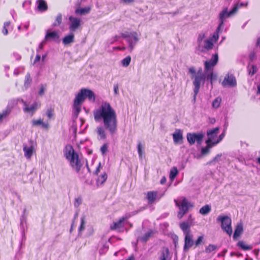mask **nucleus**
Returning a JSON list of instances; mask_svg holds the SVG:
<instances>
[{"label": "nucleus", "mask_w": 260, "mask_h": 260, "mask_svg": "<svg viewBox=\"0 0 260 260\" xmlns=\"http://www.w3.org/2000/svg\"><path fill=\"white\" fill-rule=\"evenodd\" d=\"M94 118L95 121L103 120L105 128L112 134L117 131V120L115 110L111 105L107 102H102L99 108L93 112Z\"/></svg>", "instance_id": "f257e3e1"}, {"label": "nucleus", "mask_w": 260, "mask_h": 260, "mask_svg": "<svg viewBox=\"0 0 260 260\" xmlns=\"http://www.w3.org/2000/svg\"><path fill=\"white\" fill-rule=\"evenodd\" d=\"M86 98H87L89 101L92 102H94L95 101V94L92 90L82 88L74 100L73 108L77 114L80 112L81 105Z\"/></svg>", "instance_id": "f03ea898"}, {"label": "nucleus", "mask_w": 260, "mask_h": 260, "mask_svg": "<svg viewBox=\"0 0 260 260\" xmlns=\"http://www.w3.org/2000/svg\"><path fill=\"white\" fill-rule=\"evenodd\" d=\"M217 221L221 222L222 229L229 236H231L233 232L231 226L232 220L231 218L228 216L220 215L217 217Z\"/></svg>", "instance_id": "7ed1b4c3"}, {"label": "nucleus", "mask_w": 260, "mask_h": 260, "mask_svg": "<svg viewBox=\"0 0 260 260\" xmlns=\"http://www.w3.org/2000/svg\"><path fill=\"white\" fill-rule=\"evenodd\" d=\"M176 206L179 208V211L178 213V217L179 218H181L182 217L188 212L189 208L192 207L193 206L188 202L187 200L184 198L180 203L178 202L176 200H174Z\"/></svg>", "instance_id": "20e7f679"}, {"label": "nucleus", "mask_w": 260, "mask_h": 260, "mask_svg": "<svg viewBox=\"0 0 260 260\" xmlns=\"http://www.w3.org/2000/svg\"><path fill=\"white\" fill-rule=\"evenodd\" d=\"M205 79V77L204 75H196L194 76V81H193V84L194 86V88L193 89V91H194L193 100L194 102L196 99V96L199 92L201 82L202 81H204Z\"/></svg>", "instance_id": "39448f33"}, {"label": "nucleus", "mask_w": 260, "mask_h": 260, "mask_svg": "<svg viewBox=\"0 0 260 260\" xmlns=\"http://www.w3.org/2000/svg\"><path fill=\"white\" fill-rule=\"evenodd\" d=\"M69 28L71 32H75L78 29L81 28V20L77 17L70 16Z\"/></svg>", "instance_id": "423d86ee"}, {"label": "nucleus", "mask_w": 260, "mask_h": 260, "mask_svg": "<svg viewBox=\"0 0 260 260\" xmlns=\"http://www.w3.org/2000/svg\"><path fill=\"white\" fill-rule=\"evenodd\" d=\"M186 137L189 144L192 145L196 142L200 144L204 138V135L202 133H188Z\"/></svg>", "instance_id": "0eeeda50"}, {"label": "nucleus", "mask_w": 260, "mask_h": 260, "mask_svg": "<svg viewBox=\"0 0 260 260\" xmlns=\"http://www.w3.org/2000/svg\"><path fill=\"white\" fill-rule=\"evenodd\" d=\"M184 236L183 251L187 252L191 247L194 245V241L193 240V235L191 233H187Z\"/></svg>", "instance_id": "6e6552de"}, {"label": "nucleus", "mask_w": 260, "mask_h": 260, "mask_svg": "<svg viewBox=\"0 0 260 260\" xmlns=\"http://www.w3.org/2000/svg\"><path fill=\"white\" fill-rule=\"evenodd\" d=\"M218 60V56L217 54H214L212 55L211 59L209 61L205 62V72L213 71V68L216 66Z\"/></svg>", "instance_id": "1a4fd4ad"}, {"label": "nucleus", "mask_w": 260, "mask_h": 260, "mask_svg": "<svg viewBox=\"0 0 260 260\" xmlns=\"http://www.w3.org/2000/svg\"><path fill=\"white\" fill-rule=\"evenodd\" d=\"M129 217L127 216L120 217L117 221L114 222L113 224H111L110 226V230L111 231H120V230L124 226V221L127 219Z\"/></svg>", "instance_id": "9d476101"}, {"label": "nucleus", "mask_w": 260, "mask_h": 260, "mask_svg": "<svg viewBox=\"0 0 260 260\" xmlns=\"http://www.w3.org/2000/svg\"><path fill=\"white\" fill-rule=\"evenodd\" d=\"M70 165L73 170H75L76 172L79 173L83 165L81 160L79 159V155H77L72 159H70Z\"/></svg>", "instance_id": "9b49d317"}, {"label": "nucleus", "mask_w": 260, "mask_h": 260, "mask_svg": "<svg viewBox=\"0 0 260 260\" xmlns=\"http://www.w3.org/2000/svg\"><path fill=\"white\" fill-rule=\"evenodd\" d=\"M162 197V194L158 196V192L156 190L149 191L146 194V198L148 200V203L150 204L154 203L157 200L159 201Z\"/></svg>", "instance_id": "f8f14e48"}, {"label": "nucleus", "mask_w": 260, "mask_h": 260, "mask_svg": "<svg viewBox=\"0 0 260 260\" xmlns=\"http://www.w3.org/2000/svg\"><path fill=\"white\" fill-rule=\"evenodd\" d=\"M29 147H27L26 144H23V150L24 152V155L27 158H30L33 153L35 151V145L32 140L29 141Z\"/></svg>", "instance_id": "ddd939ff"}, {"label": "nucleus", "mask_w": 260, "mask_h": 260, "mask_svg": "<svg viewBox=\"0 0 260 260\" xmlns=\"http://www.w3.org/2000/svg\"><path fill=\"white\" fill-rule=\"evenodd\" d=\"M223 86H229L231 87L235 86L237 85V81L235 77L232 74H228L225 77L222 82Z\"/></svg>", "instance_id": "4468645a"}, {"label": "nucleus", "mask_w": 260, "mask_h": 260, "mask_svg": "<svg viewBox=\"0 0 260 260\" xmlns=\"http://www.w3.org/2000/svg\"><path fill=\"white\" fill-rule=\"evenodd\" d=\"M170 251L168 247H163L158 253V260H171Z\"/></svg>", "instance_id": "2eb2a0df"}, {"label": "nucleus", "mask_w": 260, "mask_h": 260, "mask_svg": "<svg viewBox=\"0 0 260 260\" xmlns=\"http://www.w3.org/2000/svg\"><path fill=\"white\" fill-rule=\"evenodd\" d=\"M130 36L133 37L135 41V43H134L131 39H128L127 40L129 47L131 48V51H132L135 47V44L139 41V37L137 32L136 31L133 32L128 35H122V37L124 38H126L129 37Z\"/></svg>", "instance_id": "dca6fc26"}, {"label": "nucleus", "mask_w": 260, "mask_h": 260, "mask_svg": "<svg viewBox=\"0 0 260 260\" xmlns=\"http://www.w3.org/2000/svg\"><path fill=\"white\" fill-rule=\"evenodd\" d=\"M24 105L25 107L23 109V111L25 113H29L32 116L40 107V105L37 102H34L30 106L28 107L25 102Z\"/></svg>", "instance_id": "f3484780"}, {"label": "nucleus", "mask_w": 260, "mask_h": 260, "mask_svg": "<svg viewBox=\"0 0 260 260\" xmlns=\"http://www.w3.org/2000/svg\"><path fill=\"white\" fill-rule=\"evenodd\" d=\"M173 138L175 144H181L183 143V137L180 129H176L175 133L173 134Z\"/></svg>", "instance_id": "a211bd4d"}, {"label": "nucleus", "mask_w": 260, "mask_h": 260, "mask_svg": "<svg viewBox=\"0 0 260 260\" xmlns=\"http://www.w3.org/2000/svg\"><path fill=\"white\" fill-rule=\"evenodd\" d=\"M228 8H225L219 14V19L220 20V24H219L217 29H220V27L223 25L224 19L231 15H229V12H228Z\"/></svg>", "instance_id": "6ab92c4d"}, {"label": "nucleus", "mask_w": 260, "mask_h": 260, "mask_svg": "<svg viewBox=\"0 0 260 260\" xmlns=\"http://www.w3.org/2000/svg\"><path fill=\"white\" fill-rule=\"evenodd\" d=\"M59 38V35L57 31H47L45 37L46 41H57Z\"/></svg>", "instance_id": "aec40b11"}, {"label": "nucleus", "mask_w": 260, "mask_h": 260, "mask_svg": "<svg viewBox=\"0 0 260 260\" xmlns=\"http://www.w3.org/2000/svg\"><path fill=\"white\" fill-rule=\"evenodd\" d=\"M243 231V225L241 223L237 224L233 235V239L237 240L240 236Z\"/></svg>", "instance_id": "412c9836"}, {"label": "nucleus", "mask_w": 260, "mask_h": 260, "mask_svg": "<svg viewBox=\"0 0 260 260\" xmlns=\"http://www.w3.org/2000/svg\"><path fill=\"white\" fill-rule=\"evenodd\" d=\"M96 133L99 136V140H105L107 136L105 129L102 126H98L96 129Z\"/></svg>", "instance_id": "4be33fe9"}, {"label": "nucleus", "mask_w": 260, "mask_h": 260, "mask_svg": "<svg viewBox=\"0 0 260 260\" xmlns=\"http://www.w3.org/2000/svg\"><path fill=\"white\" fill-rule=\"evenodd\" d=\"M32 125L33 126H42V127L47 129L49 127L48 123H44L42 119H34L32 120Z\"/></svg>", "instance_id": "5701e85b"}, {"label": "nucleus", "mask_w": 260, "mask_h": 260, "mask_svg": "<svg viewBox=\"0 0 260 260\" xmlns=\"http://www.w3.org/2000/svg\"><path fill=\"white\" fill-rule=\"evenodd\" d=\"M38 5L37 8L39 11L44 12L47 10L48 6L47 3L44 0H38Z\"/></svg>", "instance_id": "b1692460"}, {"label": "nucleus", "mask_w": 260, "mask_h": 260, "mask_svg": "<svg viewBox=\"0 0 260 260\" xmlns=\"http://www.w3.org/2000/svg\"><path fill=\"white\" fill-rule=\"evenodd\" d=\"M219 132V128L215 127L212 129L208 131L207 133V135L208 137V139H211V140H213L217 136V134Z\"/></svg>", "instance_id": "393cba45"}, {"label": "nucleus", "mask_w": 260, "mask_h": 260, "mask_svg": "<svg viewBox=\"0 0 260 260\" xmlns=\"http://www.w3.org/2000/svg\"><path fill=\"white\" fill-rule=\"evenodd\" d=\"M74 35L71 33L69 35L66 36L62 39V43L64 45H68L74 41Z\"/></svg>", "instance_id": "a878e982"}, {"label": "nucleus", "mask_w": 260, "mask_h": 260, "mask_svg": "<svg viewBox=\"0 0 260 260\" xmlns=\"http://www.w3.org/2000/svg\"><path fill=\"white\" fill-rule=\"evenodd\" d=\"M77 155H78V154L75 152L74 149L72 146L71 147V149L69 151H67L64 154L66 158L69 161L70 159H72L73 157H74Z\"/></svg>", "instance_id": "bb28decb"}, {"label": "nucleus", "mask_w": 260, "mask_h": 260, "mask_svg": "<svg viewBox=\"0 0 260 260\" xmlns=\"http://www.w3.org/2000/svg\"><path fill=\"white\" fill-rule=\"evenodd\" d=\"M91 8L89 7H85L83 8H79L75 10V13L76 14H79L81 15L88 14L90 11Z\"/></svg>", "instance_id": "cd10ccee"}, {"label": "nucleus", "mask_w": 260, "mask_h": 260, "mask_svg": "<svg viewBox=\"0 0 260 260\" xmlns=\"http://www.w3.org/2000/svg\"><path fill=\"white\" fill-rule=\"evenodd\" d=\"M180 228L183 232L184 235H186V233H191V231L188 224L186 222H182L180 224Z\"/></svg>", "instance_id": "c85d7f7f"}, {"label": "nucleus", "mask_w": 260, "mask_h": 260, "mask_svg": "<svg viewBox=\"0 0 260 260\" xmlns=\"http://www.w3.org/2000/svg\"><path fill=\"white\" fill-rule=\"evenodd\" d=\"M218 249L217 246L214 244H209L205 249L206 253H210L212 252L216 251Z\"/></svg>", "instance_id": "c756f323"}, {"label": "nucleus", "mask_w": 260, "mask_h": 260, "mask_svg": "<svg viewBox=\"0 0 260 260\" xmlns=\"http://www.w3.org/2000/svg\"><path fill=\"white\" fill-rule=\"evenodd\" d=\"M211 210V208L209 205H206L203 206L200 209V213L202 215H207L208 214Z\"/></svg>", "instance_id": "7c9ffc66"}, {"label": "nucleus", "mask_w": 260, "mask_h": 260, "mask_svg": "<svg viewBox=\"0 0 260 260\" xmlns=\"http://www.w3.org/2000/svg\"><path fill=\"white\" fill-rule=\"evenodd\" d=\"M178 174V171L177 170V168L175 167H173L170 173L169 177L170 180L173 181L175 179V177Z\"/></svg>", "instance_id": "2f4dec72"}, {"label": "nucleus", "mask_w": 260, "mask_h": 260, "mask_svg": "<svg viewBox=\"0 0 260 260\" xmlns=\"http://www.w3.org/2000/svg\"><path fill=\"white\" fill-rule=\"evenodd\" d=\"M209 73H206V79L207 80L209 81L210 83L212 84L213 81L214 80L216 79V75L214 74L213 71H208Z\"/></svg>", "instance_id": "473e14b6"}, {"label": "nucleus", "mask_w": 260, "mask_h": 260, "mask_svg": "<svg viewBox=\"0 0 260 260\" xmlns=\"http://www.w3.org/2000/svg\"><path fill=\"white\" fill-rule=\"evenodd\" d=\"M62 16L61 14H58L55 18V21L53 23L52 26L54 27L59 26L62 23Z\"/></svg>", "instance_id": "72a5a7b5"}, {"label": "nucleus", "mask_w": 260, "mask_h": 260, "mask_svg": "<svg viewBox=\"0 0 260 260\" xmlns=\"http://www.w3.org/2000/svg\"><path fill=\"white\" fill-rule=\"evenodd\" d=\"M214 45L212 41L210 39H207L204 42V48L207 50H211L213 48Z\"/></svg>", "instance_id": "f704fd0d"}, {"label": "nucleus", "mask_w": 260, "mask_h": 260, "mask_svg": "<svg viewBox=\"0 0 260 260\" xmlns=\"http://www.w3.org/2000/svg\"><path fill=\"white\" fill-rule=\"evenodd\" d=\"M154 233L152 230H150L142 237V240L144 242H146L148 239L153 236Z\"/></svg>", "instance_id": "c9c22d12"}, {"label": "nucleus", "mask_w": 260, "mask_h": 260, "mask_svg": "<svg viewBox=\"0 0 260 260\" xmlns=\"http://www.w3.org/2000/svg\"><path fill=\"white\" fill-rule=\"evenodd\" d=\"M107 173L106 172L103 173L98 177L97 180L98 183H100L101 184H103L107 180Z\"/></svg>", "instance_id": "e433bc0d"}, {"label": "nucleus", "mask_w": 260, "mask_h": 260, "mask_svg": "<svg viewBox=\"0 0 260 260\" xmlns=\"http://www.w3.org/2000/svg\"><path fill=\"white\" fill-rule=\"evenodd\" d=\"M138 153L139 158L142 159L144 156L143 146L141 142H139L137 146Z\"/></svg>", "instance_id": "4c0bfd02"}, {"label": "nucleus", "mask_w": 260, "mask_h": 260, "mask_svg": "<svg viewBox=\"0 0 260 260\" xmlns=\"http://www.w3.org/2000/svg\"><path fill=\"white\" fill-rule=\"evenodd\" d=\"M10 109H6L0 113V123L2 122L3 118L7 117L10 114Z\"/></svg>", "instance_id": "58836bf2"}, {"label": "nucleus", "mask_w": 260, "mask_h": 260, "mask_svg": "<svg viewBox=\"0 0 260 260\" xmlns=\"http://www.w3.org/2000/svg\"><path fill=\"white\" fill-rule=\"evenodd\" d=\"M238 245L244 250H248L252 249V246L251 245H247L243 241H239Z\"/></svg>", "instance_id": "ea45409f"}, {"label": "nucleus", "mask_w": 260, "mask_h": 260, "mask_svg": "<svg viewBox=\"0 0 260 260\" xmlns=\"http://www.w3.org/2000/svg\"><path fill=\"white\" fill-rule=\"evenodd\" d=\"M249 74L251 76H253L257 72L256 67L254 65H248L247 67Z\"/></svg>", "instance_id": "a19ab883"}, {"label": "nucleus", "mask_w": 260, "mask_h": 260, "mask_svg": "<svg viewBox=\"0 0 260 260\" xmlns=\"http://www.w3.org/2000/svg\"><path fill=\"white\" fill-rule=\"evenodd\" d=\"M221 98L220 97L216 98L212 102V107L214 108H218L220 105Z\"/></svg>", "instance_id": "79ce46f5"}, {"label": "nucleus", "mask_w": 260, "mask_h": 260, "mask_svg": "<svg viewBox=\"0 0 260 260\" xmlns=\"http://www.w3.org/2000/svg\"><path fill=\"white\" fill-rule=\"evenodd\" d=\"M108 150V144L104 143L100 148V151L102 155L105 156Z\"/></svg>", "instance_id": "37998d69"}, {"label": "nucleus", "mask_w": 260, "mask_h": 260, "mask_svg": "<svg viewBox=\"0 0 260 260\" xmlns=\"http://www.w3.org/2000/svg\"><path fill=\"white\" fill-rule=\"evenodd\" d=\"M131 61V57L127 56L121 61L123 67H126L129 65Z\"/></svg>", "instance_id": "c03bdc74"}, {"label": "nucleus", "mask_w": 260, "mask_h": 260, "mask_svg": "<svg viewBox=\"0 0 260 260\" xmlns=\"http://www.w3.org/2000/svg\"><path fill=\"white\" fill-rule=\"evenodd\" d=\"M32 81V79L29 73H27L25 77V81H24V85L26 87H28L30 85L31 82Z\"/></svg>", "instance_id": "a18cd8bd"}, {"label": "nucleus", "mask_w": 260, "mask_h": 260, "mask_svg": "<svg viewBox=\"0 0 260 260\" xmlns=\"http://www.w3.org/2000/svg\"><path fill=\"white\" fill-rule=\"evenodd\" d=\"M10 22L9 21L5 22L4 23L3 28L2 30V32L4 35H7L8 34V27L10 26Z\"/></svg>", "instance_id": "49530a36"}, {"label": "nucleus", "mask_w": 260, "mask_h": 260, "mask_svg": "<svg viewBox=\"0 0 260 260\" xmlns=\"http://www.w3.org/2000/svg\"><path fill=\"white\" fill-rule=\"evenodd\" d=\"M204 239L203 236H199L196 241H194V247L199 246L203 242Z\"/></svg>", "instance_id": "de8ad7c7"}, {"label": "nucleus", "mask_w": 260, "mask_h": 260, "mask_svg": "<svg viewBox=\"0 0 260 260\" xmlns=\"http://www.w3.org/2000/svg\"><path fill=\"white\" fill-rule=\"evenodd\" d=\"M85 217H82L81 218V224L79 228V232H81L82 231H84L85 229Z\"/></svg>", "instance_id": "09e8293b"}, {"label": "nucleus", "mask_w": 260, "mask_h": 260, "mask_svg": "<svg viewBox=\"0 0 260 260\" xmlns=\"http://www.w3.org/2000/svg\"><path fill=\"white\" fill-rule=\"evenodd\" d=\"M212 140H211V139H208L206 141V143L207 144V146L210 149L211 148H212L213 146H214V145H216L217 143H216V142H212Z\"/></svg>", "instance_id": "8fccbe9b"}, {"label": "nucleus", "mask_w": 260, "mask_h": 260, "mask_svg": "<svg viewBox=\"0 0 260 260\" xmlns=\"http://www.w3.org/2000/svg\"><path fill=\"white\" fill-rule=\"evenodd\" d=\"M239 9L238 4L235 5L233 9L229 12V15H233L237 13Z\"/></svg>", "instance_id": "3c124183"}, {"label": "nucleus", "mask_w": 260, "mask_h": 260, "mask_svg": "<svg viewBox=\"0 0 260 260\" xmlns=\"http://www.w3.org/2000/svg\"><path fill=\"white\" fill-rule=\"evenodd\" d=\"M220 29H216V31L214 32L212 36V40L214 41L215 42H216L219 39V35L218 32Z\"/></svg>", "instance_id": "603ef678"}, {"label": "nucleus", "mask_w": 260, "mask_h": 260, "mask_svg": "<svg viewBox=\"0 0 260 260\" xmlns=\"http://www.w3.org/2000/svg\"><path fill=\"white\" fill-rule=\"evenodd\" d=\"M47 115L49 119H51V118H52V117L54 115V110L51 108L48 109V110L47 111Z\"/></svg>", "instance_id": "864d4df0"}, {"label": "nucleus", "mask_w": 260, "mask_h": 260, "mask_svg": "<svg viewBox=\"0 0 260 260\" xmlns=\"http://www.w3.org/2000/svg\"><path fill=\"white\" fill-rule=\"evenodd\" d=\"M210 152V149L206 146L201 149V153L202 155H206Z\"/></svg>", "instance_id": "5fc2aeb1"}, {"label": "nucleus", "mask_w": 260, "mask_h": 260, "mask_svg": "<svg viewBox=\"0 0 260 260\" xmlns=\"http://www.w3.org/2000/svg\"><path fill=\"white\" fill-rule=\"evenodd\" d=\"M46 86V85H41L40 89L39 92V94L40 95H43L44 94Z\"/></svg>", "instance_id": "6e6d98bb"}, {"label": "nucleus", "mask_w": 260, "mask_h": 260, "mask_svg": "<svg viewBox=\"0 0 260 260\" xmlns=\"http://www.w3.org/2000/svg\"><path fill=\"white\" fill-rule=\"evenodd\" d=\"M189 72L194 76L196 75V69L194 67L190 68L189 69Z\"/></svg>", "instance_id": "4d7b16f0"}, {"label": "nucleus", "mask_w": 260, "mask_h": 260, "mask_svg": "<svg viewBox=\"0 0 260 260\" xmlns=\"http://www.w3.org/2000/svg\"><path fill=\"white\" fill-rule=\"evenodd\" d=\"M204 37H205L204 34H200L199 35V37H198V42L201 43L202 41V40H203V39H204Z\"/></svg>", "instance_id": "13d9d810"}, {"label": "nucleus", "mask_w": 260, "mask_h": 260, "mask_svg": "<svg viewBox=\"0 0 260 260\" xmlns=\"http://www.w3.org/2000/svg\"><path fill=\"white\" fill-rule=\"evenodd\" d=\"M114 92L116 95L118 93V85L117 84H115L114 86Z\"/></svg>", "instance_id": "bf43d9fd"}, {"label": "nucleus", "mask_w": 260, "mask_h": 260, "mask_svg": "<svg viewBox=\"0 0 260 260\" xmlns=\"http://www.w3.org/2000/svg\"><path fill=\"white\" fill-rule=\"evenodd\" d=\"M101 167V163H99L98 167L96 169V170L95 171V172L94 173V174L98 175L99 174V173L100 171Z\"/></svg>", "instance_id": "052dcab7"}, {"label": "nucleus", "mask_w": 260, "mask_h": 260, "mask_svg": "<svg viewBox=\"0 0 260 260\" xmlns=\"http://www.w3.org/2000/svg\"><path fill=\"white\" fill-rule=\"evenodd\" d=\"M255 58V54L254 52H251L250 53L249 55V58L250 60L253 61Z\"/></svg>", "instance_id": "680f3d73"}, {"label": "nucleus", "mask_w": 260, "mask_h": 260, "mask_svg": "<svg viewBox=\"0 0 260 260\" xmlns=\"http://www.w3.org/2000/svg\"><path fill=\"white\" fill-rule=\"evenodd\" d=\"M224 135L223 134H221L219 135V138L217 141H216V143H219L224 138Z\"/></svg>", "instance_id": "e2e57ef3"}, {"label": "nucleus", "mask_w": 260, "mask_h": 260, "mask_svg": "<svg viewBox=\"0 0 260 260\" xmlns=\"http://www.w3.org/2000/svg\"><path fill=\"white\" fill-rule=\"evenodd\" d=\"M221 154H217L212 160V161H218L220 159Z\"/></svg>", "instance_id": "0e129e2a"}, {"label": "nucleus", "mask_w": 260, "mask_h": 260, "mask_svg": "<svg viewBox=\"0 0 260 260\" xmlns=\"http://www.w3.org/2000/svg\"><path fill=\"white\" fill-rule=\"evenodd\" d=\"M167 181V179L165 176H163L160 179V183L161 184H164Z\"/></svg>", "instance_id": "69168bd1"}, {"label": "nucleus", "mask_w": 260, "mask_h": 260, "mask_svg": "<svg viewBox=\"0 0 260 260\" xmlns=\"http://www.w3.org/2000/svg\"><path fill=\"white\" fill-rule=\"evenodd\" d=\"M40 59H41V56L39 54H37L35 57V61H34V63H35L36 62L39 61L40 60Z\"/></svg>", "instance_id": "338daca9"}, {"label": "nucleus", "mask_w": 260, "mask_h": 260, "mask_svg": "<svg viewBox=\"0 0 260 260\" xmlns=\"http://www.w3.org/2000/svg\"><path fill=\"white\" fill-rule=\"evenodd\" d=\"M196 75H204V74H203V71H202V69L201 68H200V69L198 70V72H197V73Z\"/></svg>", "instance_id": "774afa93"}]
</instances>
